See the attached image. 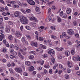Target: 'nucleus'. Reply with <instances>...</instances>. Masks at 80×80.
<instances>
[{
  "label": "nucleus",
  "instance_id": "obj_52",
  "mask_svg": "<svg viewBox=\"0 0 80 80\" xmlns=\"http://www.w3.org/2000/svg\"><path fill=\"white\" fill-rule=\"evenodd\" d=\"M43 63H44V61H43V60H42L41 61V65H43Z\"/></svg>",
  "mask_w": 80,
  "mask_h": 80
},
{
  "label": "nucleus",
  "instance_id": "obj_55",
  "mask_svg": "<svg viewBox=\"0 0 80 80\" xmlns=\"http://www.w3.org/2000/svg\"><path fill=\"white\" fill-rule=\"evenodd\" d=\"M48 20H49V21H51V20H52V18H51V16H49L48 18Z\"/></svg>",
  "mask_w": 80,
  "mask_h": 80
},
{
  "label": "nucleus",
  "instance_id": "obj_2",
  "mask_svg": "<svg viewBox=\"0 0 80 80\" xmlns=\"http://www.w3.org/2000/svg\"><path fill=\"white\" fill-rule=\"evenodd\" d=\"M68 33L70 35H73L74 34V32L72 29H69L67 31Z\"/></svg>",
  "mask_w": 80,
  "mask_h": 80
},
{
  "label": "nucleus",
  "instance_id": "obj_4",
  "mask_svg": "<svg viewBox=\"0 0 80 80\" xmlns=\"http://www.w3.org/2000/svg\"><path fill=\"white\" fill-rule=\"evenodd\" d=\"M15 70L18 73H21L22 72V69L20 68H15Z\"/></svg>",
  "mask_w": 80,
  "mask_h": 80
},
{
  "label": "nucleus",
  "instance_id": "obj_57",
  "mask_svg": "<svg viewBox=\"0 0 80 80\" xmlns=\"http://www.w3.org/2000/svg\"><path fill=\"white\" fill-rule=\"evenodd\" d=\"M73 60L74 61H77V57H75V56H73Z\"/></svg>",
  "mask_w": 80,
  "mask_h": 80
},
{
  "label": "nucleus",
  "instance_id": "obj_32",
  "mask_svg": "<svg viewBox=\"0 0 80 80\" xmlns=\"http://www.w3.org/2000/svg\"><path fill=\"white\" fill-rule=\"evenodd\" d=\"M51 38H53V39H54L55 40L57 39V37L55 36H53L52 35H51Z\"/></svg>",
  "mask_w": 80,
  "mask_h": 80
},
{
  "label": "nucleus",
  "instance_id": "obj_58",
  "mask_svg": "<svg viewBox=\"0 0 80 80\" xmlns=\"http://www.w3.org/2000/svg\"><path fill=\"white\" fill-rule=\"evenodd\" d=\"M2 15H4V16H7V14L5 12H4L2 13Z\"/></svg>",
  "mask_w": 80,
  "mask_h": 80
},
{
  "label": "nucleus",
  "instance_id": "obj_9",
  "mask_svg": "<svg viewBox=\"0 0 80 80\" xmlns=\"http://www.w3.org/2000/svg\"><path fill=\"white\" fill-rule=\"evenodd\" d=\"M35 10L36 12H39L38 13V14H40V13H41V12H40V8H39L36 7L35 8Z\"/></svg>",
  "mask_w": 80,
  "mask_h": 80
},
{
  "label": "nucleus",
  "instance_id": "obj_40",
  "mask_svg": "<svg viewBox=\"0 0 80 80\" xmlns=\"http://www.w3.org/2000/svg\"><path fill=\"white\" fill-rule=\"evenodd\" d=\"M48 12L49 15H50V13H51V9L50 8L48 9Z\"/></svg>",
  "mask_w": 80,
  "mask_h": 80
},
{
  "label": "nucleus",
  "instance_id": "obj_13",
  "mask_svg": "<svg viewBox=\"0 0 80 80\" xmlns=\"http://www.w3.org/2000/svg\"><path fill=\"white\" fill-rule=\"evenodd\" d=\"M30 25L31 26V27H36V25H37V24H36V23L34 22H31L30 23Z\"/></svg>",
  "mask_w": 80,
  "mask_h": 80
},
{
  "label": "nucleus",
  "instance_id": "obj_11",
  "mask_svg": "<svg viewBox=\"0 0 80 80\" xmlns=\"http://www.w3.org/2000/svg\"><path fill=\"white\" fill-rule=\"evenodd\" d=\"M29 18L30 20H37V18H35V17H29Z\"/></svg>",
  "mask_w": 80,
  "mask_h": 80
},
{
  "label": "nucleus",
  "instance_id": "obj_6",
  "mask_svg": "<svg viewBox=\"0 0 80 80\" xmlns=\"http://www.w3.org/2000/svg\"><path fill=\"white\" fill-rule=\"evenodd\" d=\"M31 45H32L33 47H37V42H31Z\"/></svg>",
  "mask_w": 80,
  "mask_h": 80
},
{
  "label": "nucleus",
  "instance_id": "obj_42",
  "mask_svg": "<svg viewBox=\"0 0 80 80\" xmlns=\"http://www.w3.org/2000/svg\"><path fill=\"white\" fill-rule=\"evenodd\" d=\"M39 40L40 41H43V38L42 37L39 38Z\"/></svg>",
  "mask_w": 80,
  "mask_h": 80
},
{
  "label": "nucleus",
  "instance_id": "obj_46",
  "mask_svg": "<svg viewBox=\"0 0 80 80\" xmlns=\"http://www.w3.org/2000/svg\"><path fill=\"white\" fill-rule=\"evenodd\" d=\"M31 53H32V54H33V55H35V51H31L30 52Z\"/></svg>",
  "mask_w": 80,
  "mask_h": 80
},
{
  "label": "nucleus",
  "instance_id": "obj_17",
  "mask_svg": "<svg viewBox=\"0 0 80 80\" xmlns=\"http://www.w3.org/2000/svg\"><path fill=\"white\" fill-rule=\"evenodd\" d=\"M68 67H69V68L72 67V62H68Z\"/></svg>",
  "mask_w": 80,
  "mask_h": 80
},
{
  "label": "nucleus",
  "instance_id": "obj_54",
  "mask_svg": "<svg viewBox=\"0 0 80 80\" xmlns=\"http://www.w3.org/2000/svg\"><path fill=\"white\" fill-rule=\"evenodd\" d=\"M8 23L9 25H12L13 24V22H12L11 21H10L8 22Z\"/></svg>",
  "mask_w": 80,
  "mask_h": 80
},
{
  "label": "nucleus",
  "instance_id": "obj_33",
  "mask_svg": "<svg viewBox=\"0 0 80 80\" xmlns=\"http://www.w3.org/2000/svg\"><path fill=\"white\" fill-rule=\"evenodd\" d=\"M17 47H15L14 46V48L16 49V50H19V48H18V46L17 45Z\"/></svg>",
  "mask_w": 80,
  "mask_h": 80
},
{
  "label": "nucleus",
  "instance_id": "obj_63",
  "mask_svg": "<svg viewBox=\"0 0 80 80\" xmlns=\"http://www.w3.org/2000/svg\"><path fill=\"white\" fill-rule=\"evenodd\" d=\"M5 44L7 47H9V44L8 43H6Z\"/></svg>",
  "mask_w": 80,
  "mask_h": 80
},
{
  "label": "nucleus",
  "instance_id": "obj_29",
  "mask_svg": "<svg viewBox=\"0 0 80 80\" xmlns=\"http://www.w3.org/2000/svg\"><path fill=\"white\" fill-rule=\"evenodd\" d=\"M8 38L10 40H12V39L13 38V37L11 35H10L8 36Z\"/></svg>",
  "mask_w": 80,
  "mask_h": 80
},
{
  "label": "nucleus",
  "instance_id": "obj_38",
  "mask_svg": "<svg viewBox=\"0 0 80 80\" xmlns=\"http://www.w3.org/2000/svg\"><path fill=\"white\" fill-rule=\"evenodd\" d=\"M23 75L24 76H28V73L27 72H24L23 73Z\"/></svg>",
  "mask_w": 80,
  "mask_h": 80
},
{
  "label": "nucleus",
  "instance_id": "obj_48",
  "mask_svg": "<svg viewBox=\"0 0 80 80\" xmlns=\"http://www.w3.org/2000/svg\"><path fill=\"white\" fill-rule=\"evenodd\" d=\"M10 57L12 59V58H15V56L10 55Z\"/></svg>",
  "mask_w": 80,
  "mask_h": 80
},
{
  "label": "nucleus",
  "instance_id": "obj_23",
  "mask_svg": "<svg viewBox=\"0 0 80 80\" xmlns=\"http://www.w3.org/2000/svg\"><path fill=\"white\" fill-rule=\"evenodd\" d=\"M44 67H45V68H50V66L47 64L44 65Z\"/></svg>",
  "mask_w": 80,
  "mask_h": 80
},
{
  "label": "nucleus",
  "instance_id": "obj_20",
  "mask_svg": "<svg viewBox=\"0 0 80 80\" xmlns=\"http://www.w3.org/2000/svg\"><path fill=\"white\" fill-rule=\"evenodd\" d=\"M63 18H67V14L64 13V14L61 16Z\"/></svg>",
  "mask_w": 80,
  "mask_h": 80
},
{
  "label": "nucleus",
  "instance_id": "obj_26",
  "mask_svg": "<svg viewBox=\"0 0 80 80\" xmlns=\"http://www.w3.org/2000/svg\"><path fill=\"white\" fill-rule=\"evenodd\" d=\"M29 70L31 72L33 71V70H34V67L33 66H31Z\"/></svg>",
  "mask_w": 80,
  "mask_h": 80
},
{
  "label": "nucleus",
  "instance_id": "obj_21",
  "mask_svg": "<svg viewBox=\"0 0 80 80\" xmlns=\"http://www.w3.org/2000/svg\"><path fill=\"white\" fill-rule=\"evenodd\" d=\"M51 28L53 30H56V27L55 26H52L51 27Z\"/></svg>",
  "mask_w": 80,
  "mask_h": 80
},
{
  "label": "nucleus",
  "instance_id": "obj_59",
  "mask_svg": "<svg viewBox=\"0 0 80 80\" xmlns=\"http://www.w3.org/2000/svg\"><path fill=\"white\" fill-rule=\"evenodd\" d=\"M22 41L23 43L25 42V38H22Z\"/></svg>",
  "mask_w": 80,
  "mask_h": 80
},
{
  "label": "nucleus",
  "instance_id": "obj_16",
  "mask_svg": "<svg viewBox=\"0 0 80 80\" xmlns=\"http://www.w3.org/2000/svg\"><path fill=\"white\" fill-rule=\"evenodd\" d=\"M65 54L67 56H69V55H70V53L69 51H66Z\"/></svg>",
  "mask_w": 80,
  "mask_h": 80
},
{
  "label": "nucleus",
  "instance_id": "obj_25",
  "mask_svg": "<svg viewBox=\"0 0 80 80\" xmlns=\"http://www.w3.org/2000/svg\"><path fill=\"white\" fill-rule=\"evenodd\" d=\"M13 5L14 8H18L19 7V6L18 5L14 4Z\"/></svg>",
  "mask_w": 80,
  "mask_h": 80
},
{
  "label": "nucleus",
  "instance_id": "obj_10",
  "mask_svg": "<svg viewBox=\"0 0 80 80\" xmlns=\"http://www.w3.org/2000/svg\"><path fill=\"white\" fill-rule=\"evenodd\" d=\"M66 11L67 13L68 14H70L71 13V9L70 8H68Z\"/></svg>",
  "mask_w": 80,
  "mask_h": 80
},
{
  "label": "nucleus",
  "instance_id": "obj_7",
  "mask_svg": "<svg viewBox=\"0 0 80 80\" xmlns=\"http://www.w3.org/2000/svg\"><path fill=\"white\" fill-rule=\"evenodd\" d=\"M18 55L19 56V57H20V58H21L22 59V60H23V59H24V58H25V57H24L23 56V55H22V54H21V53L20 52H19L18 53Z\"/></svg>",
  "mask_w": 80,
  "mask_h": 80
},
{
  "label": "nucleus",
  "instance_id": "obj_22",
  "mask_svg": "<svg viewBox=\"0 0 80 80\" xmlns=\"http://www.w3.org/2000/svg\"><path fill=\"white\" fill-rule=\"evenodd\" d=\"M57 17L58 18V22H61V21H62V19L58 16H57Z\"/></svg>",
  "mask_w": 80,
  "mask_h": 80
},
{
  "label": "nucleus",
  "instance_id": "obj_5",
  "mask_svg": "<svg viewBox=\"0 0 80 80\" xmlns=\"http://www.w3.org/2000/svg\"><path fill=\"white\" fill-rule=\"evenodd\" d=\"M20 12L16 11L15 12L14 15L16 17H18L20 16Z\"/></svg>",
  "mask_w": 80,
  "mask_h": 80
},
{
  "label": "nucleus",
  "instance_id": "obj_50",
  "mask_svg": "<svg viewBox=\"0 0 80 80\" xmlns=\"http://www.w3.org/2000/svg\"><path fill=\"white\" fill-rule=\"evenodd\" d=\"M71 52L72 55H74V54H75V51L73 50H71Z\"/></svg>",
  "mask_w": 80,
  "mask_h": 80
},
{
  "label": "nucleus",
  "instance_id": "obj_1",
  "mask_svg": "<svg viewBox=\"0 0 80 80\" xmlns=\"http://www.w3.org/2000/svg\"><path fill=\"white\" fill-rule=\"evenodd\" d=\"M20 20L23 24H28V19L25 17H22V18L20 19Z\"/></svg>",
  "mask_w": 80,
  "mask_h": 80
},
{
  "label": "nucleus",
  "instance_id": "obj_14",
  "mask_svg": "<svg viewBox=\"0 0 80 80\" xmlns=\"http://www.w3.org/2000/svg\"><path fill=\"white\" fill-rule=\"evenodd\" d=\"M25 63L26 65L29 66L30 65V62L28 61H26L25 62Z\"/></svg>",
  "mask_w": 80,
  "mask_h": 80
},
{
  "label": "nucleus",
  "instance_id": "obj_28",
  "mask_svg": "<svg viewBox=\"0 0 80 80\" xmlns=\"http://www.w3.org/2000/svg\"><path fill=\"white\" fill-rule=\"evenodd\" d=\"M21 11L23 13H24V14H25V13H26V11H25V10H23V9H21Z\"/></svg>",
  "mask_w": 80,
  "mask_h": 80
},
{
  "label": "nucleus",
  "instance_id": "obj_19",
  "mask_svg": "<svg viewBox=\"0 0 80 80\" xmlns=\"http://www.w3.org/2000/svg\"><path fill=\"white\" fill-rule=\"evenodd\" d=\"M51 62H52V63L54 64V63H55V60L54 58L52 57V58H51Z\"/></svg>",
  "mask_w": 80,
  "mask_h": 80
},
{
  "label": "nucleus",
  "instance_id": "obj_47",
  "mask_svg": "<svg viewBox=\"0 0 80 80\" xmlns=\"http://www.w3.org/2000/svg\"><path fill=\"white\" fill-rule=\"evenodd\" d=\"M51 53H52V54H54V53H55V51H54L53 49H51Z\"/></svg>",
  "mask_w": 80,
  "mask_h": 80
},
{
  "label": "nucleus",
  "instance_id": "obj_12",
  "mask_svg": "<svg viewBox=\"0 0 80 80\" xmlns=\"http://www.w3.org/2000/svg\"><path fill=\"white\" fill-rule=\"evenodd\" d=\"M59 67L61 69H62L63 70H66V68H63V66L62 64H60L59 65Z\"/></svg>",
  "mask_w": 80,
  "mask_h": 80
},
{
  "label": "nucleus",
  "instance_id": "obj_37",
  "mask_svg": "<svg viewBox=\"0 0 80 80\" xmlns=\"http://www.w3.org/2000/svg\"><path fill=\"white\" fill-rule=\"evenodd\" d=\"M9 47L11 48H14V46L12 44H10L9 45Z\"/></svg>",
  "mask_w": 80,
  "mask_h": 80
},
{
  "label": "nucleus",
  "instance_id": "obj_41",
  "mask_svg": "<svg viewBox=\"0 0 80 80\" xmlns=\"http://www.w3.org/2000/svg\"><path fill=\"white\" fill-rule=\"evenodd\" d=\"M73 23L75 26V25H77V21H73Z\"/></svg>",
  "mask_w": 80,
  "mask_h": 80
},
{
  "label": "nucleus",
  "instance_id": "obj_24",
  "mask_svg": "<svg viewBox=\"0 0 80 80\" xmlns=\"http://www.w3.org/2000/svg\"><path fill=\"white\" fill-rule=\"evenodd\" d=\"M32 12V10L29 9H26V12L29 13H31Z\"/></svg>",
  "mask_w": 80,
  "mask_h": 80
},
{
  "label": "nucleus",
  "instance_id": "obj_39",
  "mask_svg": "<svg viewBox=\"0 0 80 80\" xmlns=\"http://www.w3.org/2000/svg\"><path fill=\"white\" fill-rule=\"evenodd\" d=\"M76 42L78 44V45H79V46H80V41H78V40H76Z\"/></svg>",
  "mask_w": 80,
  "mask_h": 80
},
{
  "label": "nucleus",
  "instance_id": "obj_15",
  "mask_svg": "<svg viewBox=\"0 0 80 80\" xmlns=\"http://www.w3.org/2000/svg\"><path fill=\"white\" fill-rule=\"evenodd\" d=\"M8 3L10 4H14L15 3H17V2L15 1H9Z\"/></svg>",
  "mask_w": 80,
  "mask_h": 80
},
{
  "label": "nucleus",
  "instance_id": "obj_36",
  "mask_svg": "<svg viewBox=\"0 0 80 80\" xmlns=\"http://www.w3.org/2000/svg\"><path fill=\"white\" fill-rule=\"evenodd\" d=\"M44 72V74H47L48 73V72L47 71V70L46 69L44 70L43 71Z\"/></svg>",
  "mask_w": 80,
  "mask_h": 80
},
{
  "label": "nucleus",
  "instance_id": "obj_35",
  "mask_svg": "<svg viewBox=\"0 0 80 80\" xmlns=\"http://www.w3.org/2000/svg\"><path fill=\"white\" fill-rule=\"evenodd\" d=\"M65 77L66 79H68L69 78V75H65Z\"/></svg>",
  "mask_w": 80,
  "mask_h": 80
},
{
  "label": "nucleus",
  "instance_id": "obj_53",
  "mask_svg": "<svg viewBox=\"0 0 80 80\" xmlns=\"http://www.w3.org/2000/svg\"><path fill=\"white\" fill-rule=\"evenodd\" d=\"M22 5L23 7H27V4L25 3H22Z\"/></svg>",
  "mask_w": 80,
  "mask_h": 80
},
{
  "label": "nucleus",
  "instance_id": "obj_44",
  "mask_svg": "<svg viewBox=\"0 0 80 80\" xmlns=\"http://www.w3.org/2000/svg\"><path fill=\"white\" fill-rule=\"evenodd\" d=\"M26 28L27 30H30V27H29V26H26Z\"/></svg>",
  "mask_w": 80,
  "mask_h": 80
},
{
  "label": "nucleus",
  "instance_id": "obj_3",
  "mask_svg": "<svg viewBox=\"0 0 80 80\" xmlns=\"http://www.w3.org/2000/svg\"><path fill=\"white\" fill-rule=\"evenodd\" d=\"M15 33V35L18 37H20L22 35V33L20 32H16Z\"/></svg>",
  "mask_w": 80,
  "mask_h": 80
},
{
  "label": "nucleus",
  "instance_id": "obj_61",
  "mask_svg": "<svg viewBox=\"0 0 80 80\" xmlns=\"http://www.w3.org/2000/svg\"><path fill=\"white\" fill-rule=\"evenodd\" d=\"M77 75H80V71H78L77 72Z\"/></svg>",
  "mask_w": 80,
  "mask_h": 80
},
{
  "label": "nucleus",
  "instance_id": "obj_31",
  "mask_svg": "<svg viewBox=\"0 0 80 80\" xmlns=\"http://www.w3.org/2000/svg\"><path fill=\"white\" fill-rule=\"evenodd\" d=\"M30 59H32L34 58V56L33 55H31L28 57Z\"/></svg>",
  "mask_w": 80,
  "mask_h": 80
},
{
  "label": "nucleus",
  "instance_id": "obj_49",
  "mask_svg": "<svg viewBox=\"0 0 80 80\" xmlns=\"http://www.w3.org/2000/svg\"><path fill=\"white\" fill-rule=\"evenodd\" d=\"M75 36L76 38H79V35L78 34H76Z\"/></svg>",
  "mask_w": 80,
  "mask_h": 80
},
{
  "label": "nucleus",
  "instance_id": "obj_18",
  "mask_svg": "<svg viewBox=\"0 0 80 80\" xmlns=\"http://www.w3.org/2000/svg\"><path fill=\"white\" fill-rule=\"evenodd\" d=\"M30 5H35V2L34 1L32 0L30 4Z\"/></svg>",
  "mask_w": 80,
  "mask_h": 80
},
{
  "label": "nucleus",
  "instance_id": "obj_8",
  "mask_svg": "<svg viewBox=\"0 0 80 80\" xmlns=\"http://www.w3.org/2000/svg\"><path fill=\"white\" fill-rule=\"evenodd\" d=\"M10 26H8L6 27V32L7 33H9L10 32Z\"/></svg>",
  "mask_w": 80,
  "mask_h": 80
},
{
  "label": "nucleus",
  "instance_id": "obj_56",
  "mask_svg": "<svg viewBox=\"0 0 80 80\" xmlns=\"http://www.w3.org/2000/svg\"><path fill=\"white\" fill-rule=\"evenodd\" d=\"M9 71L11 73H13V70H12V69L10 68L9 69Z\"/></svg>",
  "mask_w": 80,
  "mask_h": 80
},
{
  "label": "nucleus",
  "instance_id": "obj_64",
  "mask_svg": "<svg viewBox=\"0 0 80 80\" xmlns=\"http://www.w3.org/2000/svg\"><path fill=\"white\" fill-rule=\"evenodd\" d=\"M49 73L50 74L52 73V69H50L49 70Z\"/></svg>",
  "mask_w": 80,
  "mask_h": 80
},
{
  "label": "nucleus",
  "instance_id": "obj_43",
  "mask_svg": "<svg viewBox=\"0 0 80 80\" xmlns=\"http://www.w3.org/2000/svg\"><path fill=\"white\" fill-rule=\"evenodd\" d=\"M42 69V68L41 67H38L37 70H39V71H40Z\"/></svg>",
  "mask_w": 80,
  "mask_h": 80
},
{
  "label": "nucleus",
  "instance_id": "obj_27",
  "mask_svg": "<svg viewBox=\"0 0 80 80\" xmlns=\"http://www.w3.org/2000/svg\"><path fill=\"white\" fill-rule=\"evenodd\" d=\"M56 49H57V50L58 51H59L60 52H61V51H62L63 50V48H56Z\"/></svg>",
  "mask_w": 80,
  "mask_h": 80
},
{
  "label": "nucleus",
  "instance_id": "obj_51",
  "mask_svg": "<svg viewBox=\"0 0 80 80\" xmlns=\"http://www.w3.org/2000/svg\"><path fill=\"white\" fill-rule=\"evenodd\" d=\"M32 0H27V2L29 4H30Z\"/></svg>",
  "mask_w": 80,
  "mask_h": 80
},
{
  "label": "nucleus",
  "instance_id": "obj_62",
  "mask_svg": "<svg viewBox=\"0 0 80 80\" xmlns=\"http://www.w3.org/2000/svg\"><path fill=\"white\" fill-rule=\"evenodd\" d=\"M7 65L8 67H10V66H11V64H10V62H8L7 64Z\"/></svg>",
  "mask_w": 80,
  "mask_h": 80
},
{
  "label": "nucleus",
  "instance_id": "obj_60",
  "mask_svg": "<svg viewBox=\"0 0 80 80\" xmlns=\"http://www.w3.org/2000/svg\"><path fill=\"white\" fill-rule=\"evenodd\" d=\"M66 33L65 32H62V35H63V36H66Z\"/></svg>",
  "mask_w": 80,
  "mask_h": 80
},
{
  "label": "nucleus",
  "instance_id": "obj_45",
  "mask_svg": "<svg viewBox=\"0 0 80 80\" xmlns=\"http://www.w3.org/2000/svg\"><path fill=\"white\" fill-rule=\"evenodd\" d=\"M76 60H77V61H78V62H79V61H80V57H79V56H78L77 57H76Z\"/></svg>",
  "mask_w": 80,
  "mask_h": 80
},
{
  "label": "nucleus",
  "instance_id": "obj_34",
  "mask_svg": "<svg viewBox=\"0 0 80 80\" xmlns=\"http://www.w3.org/2000/svg\"><path fill=\"white\" fill-rule=\"evenodd\" d=\"M63 1H65L66 0H62ZM67 4H69V3H72V2L70 1V0H67Z\"/></svg>",
  "mask_w": 80,
  "mask_h": 80
},
{
  "label": "nucleus",
  "instance_id": "obj_30",
  "mask_svg": "<svg viewBox=\"0 0 80 80\" xmlns=\"http://www.w3.org/2000/svg\"><path fill=\"white\" fill-rule=\"evenodd\" d=\"M64 13L62 11H61L59 12V15L62 17Z\"/></svg>",
  "mask_w": 80,
  "mask_h": 80
}]
</instances>
